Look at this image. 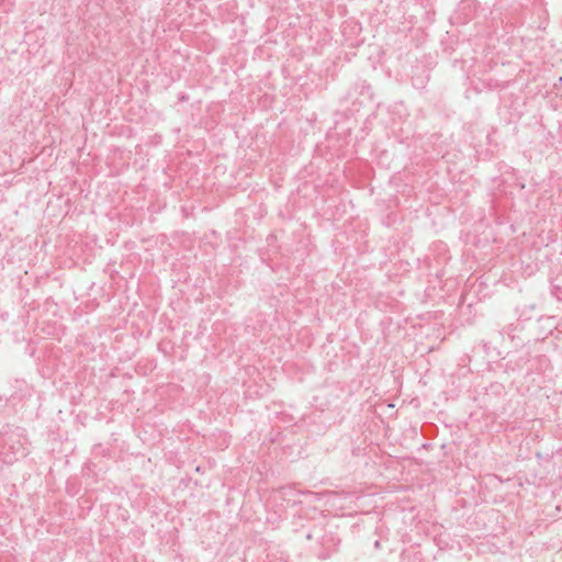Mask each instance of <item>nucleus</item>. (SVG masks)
<instances>
[{"label": "nucleus", "instance_id": "nucleus-1", "mask_svg": "<svg viewBox=\"0 0 562 562\" xmlns=\"http://www.w3.org/2000/svg\"><path fill=\"white\" fill-rule=\"evenodd\" d=\"M0 441L4 449L12 453V457L18 460L27 456L29 439L25 435V429L19 426L5 425L0 430Z\"/></svg>", "mask_w": 562, "mask_h": 562}, {"label": "nucleus", "instance_id": "nucleus-2", "mask_svg": "<svg viewBox=\"0 0 562 562\" xmlns=\"http://www.w3.org/2000/svg\"><path fill=\"white\" fill-rule=\"evenodd\" d=\"M342 101L346 103V108L350 112H359L361 106L373 101V92L371 90V86L366 81L355 82L347 91Z\"/></svg>", "mask_w": 562, "mask_h": 562}, {"label": "nucleus", "instance_id": "nucleus-3", "mask_svg": "<svg viewBox=\"0 0 562 562\" xmlns=\"http://www.w3.org/2000/svg\"><path fill=\"white\" fill-rule=\"evenodd\" d=\"M31 395V387L25 380H15L9 390L8 401L12 404L22 401L26 396Z\"/></svg>", "mask_w": 562, "mask_h": 562}, {"label": "nucleus", "instance_id": "nucleus-4", "mask_svg": "<svg viewBox=\"0 0 562 562\" xmlns=\"http://www.w3.org/2000/svg\"><path fill=\"white\" fill-rule=\"evenodd\" d=\"M307 540H335V535L333 532H326L323 527L315 526L306 533Z\"/></svg>", "mask_w": 562, "mask_h": 562}, {"label": "nucleus", "instance_id": "nucleus-5", "mask_svg": "<svg viewBox=\"0 0 562 562\" xmlns=\"http://www.w3.org/2000/svg\"><path fill=\"white\" fill-rule=\"evenodd\" d=\"M339 539L335 537V540H317V543H319L327 552L318 554L319 559H327L330 554V551L338 544Z\"/></svg>", "mask_w": 562, "mask_h": 562}, {"label": "nucleus", "instance_id": "nucleus-6", "mask_svg": "<svg viewBox=\"0 0 562 562\" xmlns=\"http://www.w3.org/2000/svg\"><path fill=\"white\" fill-rule=\"evenodd\" d=\"M92 451L95 456H102V457L110 456V449L103 447V445H101V443L94 445Z\"/></svg>", "mask_w": 562, "mask_h": 562}, {"label": "nucleus", "instance_id": "nucleus-7", "mask_svg": "<svg viewBox=\"0 0 562 562\" xmlns=\"http://www.w3.org/2000/svg\"><path fill=\"white\" fill-rule=\"evenodd\" d=\"M180 102H187L189 100V95L186 93H181L178 98Z\"/></svg>", "mask_w": 562, "mask_h": 562}, {"label": "nucleus", "instance_id": "nucleus-8", "mask_svg": "<svg viewBox=\"0 0 562 562\" xmlns=\"http://www.w3.org/2000/svg\"><path fill=\"white\" fill-rule=\"evenodd\" d=\"M374 547L380 549L381 548V540H375Z\"/></svg>", "mask_w": 562, "mask_h": 562}, {"label": "nucleus", "instance_id": "nucleus-9", "mask_svg": "<svg viewBox=\"0 0 562 562\" xmlns=\"http://www.w3.org/2000/svg\"><path fill=\"white\" fill-rule=\"evenodd\" d=\"M387 407L391 408V407H394V405L389 403Z\"/></svg>", "mask_w": 562, "mask_h": 562}]
</instances>
